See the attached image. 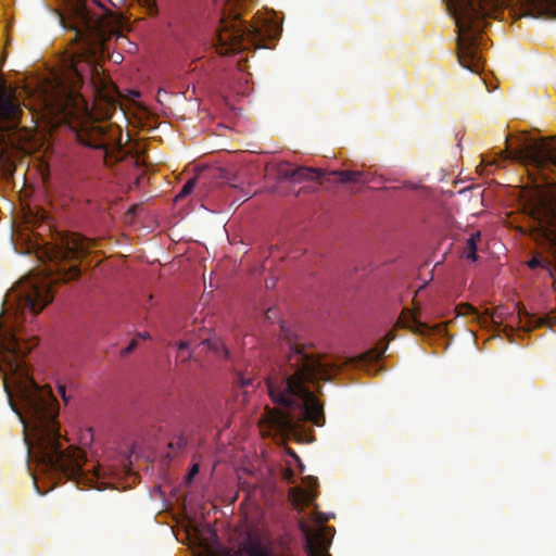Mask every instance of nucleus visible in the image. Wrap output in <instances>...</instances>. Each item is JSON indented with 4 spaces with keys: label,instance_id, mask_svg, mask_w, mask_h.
Masks as SVG:
<instances>
[{
    "label": "nucleus",
    "instance_id": "c85d7f7f",
    "mask_svg": "<svg viewBox=\"0 0 556 556\" xmlns=\"http://www.w3.org/2000/svg\"><path fill=\"white\" fill-rule=\"evenodd\" d=\"M59 393L61 394V396L63 397V400H64L65 402H67V401H68V397H67V395H66V390H65V387H64L63 384H60V386H59Z\"/></svg>",
    "mask_w": 556,
    "mask_h": 556
},
{
    "label": "nucleus",
    "instance_id": "423d86ee",
    "mask_svg": "<svg viewBox=\"0 0 556 556\" xmlns=\"http://www.w3.org/2000/svg\"><path fill=\"white\" fill-rule=\"evenodd\" d=\"M501 161H514L538 170L556 168V138L527 139L519 149L511 151L508 146L498 154V159L482 157L485 166L497 165Z\"/></svg>",
    "mask_w": 556,
    "mask_h": 556
},
{
    "label": "nucleus",
    "instance_id": "f3484780",
    "mask_svg": "<svg viewBox=\"0 0 556 556\" xmlns=\"http://www.w3.org/2000/svg\"><path fill=\"white\" fill-rule=\"evenodd\" d=\"M483 320L484 321L490 320L498 331H502L507 337V339L510 342H515V340L513 339L515 329L511 325H503L502 324V321H503L502 312L496 309L495 312H493L491 314L488 313L486 316L483 317Z\"/></svg>",
    "mask_w": 556,
    "mask_h": 556
},
{
    "label": "nucleus",
    "instance_id": "4c0bfd02",
    "mask_svg": "<svg viewBox=\"0 0 556 556\" xmlns=\"http://www.w3.org/2000/svg\"><path fill=\"white\" fill-rule=\"evenodd\" d=\"M118 59L122 60V54H118L117 56H115V62H118Z\"/></svg>",
    "mask_w": 556,
    "mask_h": 556
},
{
    "label": "nucleus",
    "instance_id": "20e7f679",
    "mask_svg": "<svg viewBox=\"0 0 556 556\" xmlns=\"http://www.w3.org/2000/svg\"><path fill=\"white\" fill-rule=\"evenodd\" d=\"M94 245L91 239L78 233H63L54 245L47 252L54 267L48 268L49 277L28 276L22 279L8 294V302L16 306V314L29 311L37 315L52 302L51 286L53 281L67 282L80 275L78 265L66 266L65 263L81 260L87 256Z\"/></svg>",
    "mask_w": 556,
    "mask_h": 556
},
{
    "label": "nucleus",
    "instance_id": "a19ab883",
    "mask_svg": "<svg viewBox=\"0 0 556 556\" xmlns=\"http://www.w3.org/2000/svg\"><path fill=\"white\" fill-rule=\"evenodd\" d=\"M153 10H155L154 4L150 8V11H151V12H152Z\"/></svg>",
    "mask_w": 556,
    "mask_h": 556
},
{
    "label": "nucleus",
    "instance_id": "ea45409f",
    "mask_svg": "<svg viewBox=\"0 0 556 556\" xmlns=\"http://www.w3.org/2000/svg\"><path fill=\"white\" fill-rule=\"evenodd\" d=\"M118 59L122 60V54H118L117 56H115V62H118Z\"/></svg>",
    "mask_w": 556,
    "mask_h": 556
},
{
    "label": "nucleus",
    "instance_id": "0eeeda50",
    "mask_svg": "<svg viewBox=\"0 0 556 556\" xmlns=\"http://www.w3.org/2000/svg\"><path fill=\"white\" fill-rule=\"evenodd\" d=\"M78 141L87 147L110 151H121L123 148L122 130L118 126L104 125L93 122L88 127L77 132Z\"/></svg>",
    "mask_w": 556,
    "mask_h": 556
},
{
    "label": "nucleus",
    "instance_id": "9b49d317",
    "mask_svg": "<svg viewBox=\"0 0 556 556\" xmlns=\"http://www.w3.org/2000/svg\"><path fill=\"white\" fill-rule=\"evenodd\" d=\"M280 175L295 182H300L303 180H319L320 178H325L326 180H330L326 178V170L313 167H304L299 166L295 168L287 167L280 169Z\"/></svg>",
    "mask_w": 556,
    "mask_h": 556
},
{
    "label": "nucleus",
    "instance_id": "bb28decb",
    "mask_svg": "<svg viewBox=\"0 0 556 556\" xmlns=\"http://www.w3.org/2000/svg\"><path fill=\"white\" fill-rule=\"evenodd\" d=\"M199 469H200L199 465H198V464H194V465L189 469V472H188V475H187V477H186L187 481H189V482H190V481H192V480H193V478L198 475Z\"/></svg>",
    "mask_w": 556,
    "mask_h": 556
},
{
    "label": "nucleus",
    "instance_id": "2eb2a0df",
    "mask_svg": "<svg viewBox=\"0 0 556 556\" xmlns=\"http://www.w3.org/2000/svg\"><path fill=\"white\" fill-rule=\"evenodd\" d=\"M518 321L520 329L525 332L531 331L532 329L543 327L547 323V318H536L530 315L525 308L520 309L517 316H513Z\"/></svg>",
    "mask_w": 556,
    "mask_h": 556
},
{
    "label": "nucleus",
    "instance_id": "a878e982",
    "mask_svg": "<svg viewBox=\"0 0 556 556\" xmlns=\"http://www.w3.org/2000/svg\"><path fill=\"white\" fill-rule=\"evenodd\" d=\"M168 446L170 448H184L186 446V440L184 438H178L175 442H170Z\"/></svg>",
    "mask_w": 556,
    "mask_h": 556
},
{
    "label": "nucleus",
    "instance_id": "dca6fc26",
    "mask_svg": "<svg viewBox=\"0 0 556 556\" xmlns=\"http://www.w3.org/2000/svg\"><path fill=\"white\" fill-rule=\"evenodd\" d=\"M290 498L293 502V505L296 507H302L304 505H311L313 501L316 498V493L309 486V489L302 488H292L290 490Z\"/></svg>",
    "mask_w": 556,
    "mask_h": 556
},
{
    "label": "nucleus",
    "instance_id": "6e6552de",
    "mask_svg": "<svg viewBox=\"0 0 556 556\" xmlns=\"http://www.w3.org/2000/svg\"><path fill=\"white\" fill-rule=\"evenodd\" d=\"M300 528L304 536L307 556H330L327 553L330 545L329 535L334 533V529L321 527L312 530L305 521L300 522Z\"/></svg>",
    "mask_w": 556,
    "mask_h": 556
},
{
    "label": "nucleus",
    "instance_id": "c9c22d12",
    "mask_svg": "<svg viewBox=\"0 0 556 556\" xmlns=\"http://www.w3.org/2000/svg\"><path fill=\"white\" fill-rule=\"evenodd\" d=\"M269 285H271V287H275V283H271V281H266V287H267V288H269V287H270Z\"/></svg>",
    "mask_w": 556,
    "mask_h": 556
},
{
    "label": "nucleus",
    "instance_id": "ddd939ff",
    "mask_svg": "<svg viewBox=\"0 0 556 556\" xmlns=\"http://www.w3.org/2000/svg\"><path fill=\"white\" fill-rule=\"evenodd\" d=\"M235 556H271L268 547L258 540L248 539Z\"/></svg>",
    "mask_w": 556,
    "mask_h": 556
},
{
    "label": "nucleus",
    "instance_id": "6ab92c4d",
    "mask_svg": "<svg viewBox=\"0 0 556 556\" xmlns=\"http://www.w3.org/2000/svg\"><path fill=\"white\" fill-rule=\"evenodd\" d=\"M258 382H256V379L252 377L251 375L237 371L233 376V384L241 389L245 394L250 392V390H253Z\"/></svg>",
    "mask_w": 556,
    "mask_h": 556
},
{
    "label": "nucleus",
    "instance_id": "b1692460",
    "mask_svg": "<svg viewBox=\"0 0 556 556\" xmlns=\"http://www.w3.org/2000/svg\"><path fill=\"white\" fill-rule=\"evenodd\" d=\"M138 346V340L137 338H134L129 344L122 350L121 354L122 356H127L128 354H130L132 351H135V349Z\"/></svg>",
    "mask_w": 556,
    "mask_h": 556
},
{
    "label": "nucleus",
    "instance_id": "7c9ffc66",
    "mask_svg": "<svg viewBox=\"0 0 556 556\" xmlns=\"http://www.w3.org/2000/svg\"><path fill=\"white\" fill-rule=\"evenodd\" d=\"M33 479H34V485H35V488H36V490H37L38 494L43 495V494L46 493V491H41V490L39 489V485H38V482H37V477H36L35 475H33Z\"/></svg>",
    "mask_w": 556,
    "mask_h": 556
},
{
    "label": "nucleus",
    "instance_id": "58836bf2",
    "mask_svg": "<svg viewBox=\"0 0 556 556\" xmlns=\"http://www.w3.org/2000/svg\"><path fill=\"white\" fill-rule=\"evenodd\" d=\"M118 59L122 60V54H118L117 56H115V62H118Z\"/></svg>",
    "mask_w": 556,
    "mask_h": 556
},
{
    "label": "nucleus",
    "instance_id": "473e14b6",
    "mask_svg": "<svg viewBox=\"0 0 556 556\" xmlns=\"http://www.w3.org/2000/svg\"><path fill=\"white\" fill-rule=\"evenodd\" d=\"M551 9L553 11L554 16L556 17V0H551Z\"/></svg>",
    "mask_w": 556,
    "mask_h": 556
},
{
    "label": "nucleus",
    "instance_id": "4468645a",
    "mask_svg": "<svg viewBox=\"0 0 556 556\" xmlns=\"http://www.w3.org/2000/svg\"><path fill=\"white\" fill-rule=\"evenodd\" d=\"M327 176H333L340 184H361L367 182V175L361 170H330Z\"/></svg>",
    "mask_w": 556,
    "mask_h": 556
},
{
    "label": "nucleus",
    "instance_id": "f8f14e48",
    "mask_svg": "<svg viewBox=\"0 0 556 556\" xmlns=\"http://www.w3.org/2000/svg\"><path fill=\"white\" fill-rule=\"evenodd\" d=\"M396 325L416 333H424L428 330V326L418 319L415 312H412L408 308H404L402 311Z\"/></svg>",
    "mask_w": 556,
    "mask_h": 556
},
{
    "label": "nucleus",
    "instance_id": "39448f33",
    "mask_svg": "<svg viewBox=\"0 0 556 556\" xmlns=\"http://www.w3.org/2000/svg\"><path fill=\"white\" fill-rule=\"evenodd\" d=\"M450 14L457 26V59L459 64L472 73L483 70L482 56L479 53L481 23L493 16L497 9V0H446Z\"/></svg>",
    "mask_w": 556,
    "mask_h": 556
},
{
    "label": "nucleus",
    "instance_id": "f257e3e1",
    "mask_svg": "<svg viewBox=\"0 0 556 556\" xmlns=\"http://www.w3.org/2000/svg\"><path fill=\"white\" fill-rule=\"evenodd\" d=\"M3 357L10 371V380L15 389L17 401H12L8 379L4 388L11 403L23 425L24 442L27 453L36 462L38 470L51 479L75 481L76 485L104 490L101 481L105 470L92 465L85 469L87 463L83 450L67 445V440L60 433L58 401L51 389L39 387L29 376L24 356L25 348L14 331L8 330L1 334Z\"/></svg>",
    "mask_w": 556,
    "mask_h": 556
},
{
    "label": "nucleus",
    "instance_id": "e433bc0d",
    "mask_svg": "<svg viewBox=\"0 0 556 556\" xmlns=\"http://www.w3.org/2000/svg\"><path fill=\"white\" fill-rule=\"evenodd\" d=\"M269 285H271V287H275V283H271V281H266V287H267V288H269V287H270Z\"/></svg>",
    "mask_w": 556,
    "mask_h": 556
},
{
    "label": "nucleus",
    "instance_id": "cd10ccee",
    "mask_svg": "<svg viewBox=\"0 0 556 556\" xmlns=\"http://www.w3.org/2000/svg\"><path fill=\"white\" fill-rule=\"evenodd\" d=\"M278 317V313H277V309L276 308H268L265 313V318L269 321H273L274 319H276Z\"/></svg>",
    "mask_w": 556,
    "mask_h": 556
},
{
    "label": "nucleus",
    "instance_id": "412c9836",
    "mask_svg": "<svg viewBox=\"0 0 556 556\" xmlns=\"http://www.w3.org/2000/svg\"><path fill=\"white\" fill-rule=\"evenodd\" d=\"M177 357L181 362H187L191 357V352H189V343L187 341L179 342Z\"/></svg>",
    "mask_w": 556,
    "mask_h": 556
},
{
    "label": "nucleus",
    "instance_id": "4be33fe9",
    "mask_svg": "<svg viewBox=\"0 0 556 556\" xmlns=\"http://www.w3.org/2000/svg\"><path fill=\"white\" fill-rule=\"evenodd\" d=\"M194 186H195V179H190L188 180L184 187L181 188V190L179 191L177 198H184L186 195H188L189 193L192 192V190L194 189Z\"/></svg>",
    "mask_w": 556,
    "mask_h": 556
},
{
    "label": "nucleus",
    "instance_id": "f03ea898",
    "mask_svg": "<svg viewBox=\"0 0 556 556\" xmlns=\"http://www.w3.org/2000/svg\"><path fill=\"white\" fill-rule=\"evenodd\" d=\"M280 336L288 352L277 371L267 378L266 387L273 402L283 409L274 412L270 417L273 426L281 432L293 430L301 421L324 426V407L309 386L319 380H331L344 366L364 367L379 362L389 342L394 339V334L389 332L375 348L341 362L308 352L306 345L283 321L280 324Z\"/></svg>",
    "mask_w": 556,
    "mask_h": 556
},
{
    "label": "nucleus",
    "instance_id": "393cba45",
    "mask_svg": "<svg viewBox=\"0 0 556 556\" xmlns=\"http://www.w3.org/2000/svg\"><path fill=\"white\" fill-rule=\"evenodd\" d=\"M201 344L214 351H218L219 346L222 345V343H219L218 341L210 339L203 340Z\"/></svg>",
    "mask_w": 556,
    "mask_h": 556
},
{
    "label": "nucleus",
    "instance_id": "2f4dec72",
    "mask_svg": "<svg viewBox=\"0 0 556 556\" xmlns=\"http://www.w3.org/2000/svg\"><path fill=\"white\" fill-rule=\"evenodd\" d=\"M135 338H137V339H138V338H140V339H150V333H149V332H147V331H144V332H138V333L136 334V337H135Z\"/></svg>",
    "mask_w": 556,
    "mask_h": 556
},
{
    "label": "nucleus",
    "instance_id": "c756f323",
    "mask_svg": "<svg viewBox=\"0 0 556 556\" xmlns=\"http://www.w3.org/2000/svg\"><path fill=\"white\" fill-rule=\"evenodd\" d=\"M292 478H293V471L291 469H287L285 472V479L288 480L289 482H292Z\"/></svg>",
    "mask_w": 556,
    "mask_h": 556
},
{
    "label": "nucleus",
    "instance_id": "72a5a7b5",
    "mask_svg": "<svg viewBox=\"0 0 556 556\" xmlns=\"http://www.w3.org/2000/svg\"><path fill=\"white\" fill-rule=\"evenodd\" d=\"M306 479H307V480H311V481H312V483H313L314 485L316 484V479H315V478L307 477Z\"/></svg>",
    "mask_w": 556,
    "mask_h": 556
},
{
    "label": "nucleus",
    "instance_id": "5701e85b",
    "mask_svg": "<svg viewBox=\"0 0 556 556\" xmlns=\"http://www.w3.org/2000/svg\"><path fill=\"white\" fill-rule=\"evenodd\" d=\"M458 314L459 315H475L478 318H480L479 313L477 309L471 306L470 304H463L458 307Z\"/></svg>",
    "mask_w": 556,
    "mask_h": 556
},
{
    "label": "nucleus",
    "instance_id": "7ed1b4c3",
    "mask_svg": "<svg viewBox=\"0 0 556 556\" xmlns=\"http://www.w3.org/2000/svg\"><path fill=\"white\" fill-rule=\"evenodd\" d=\"M67 2V13L61 15V23L64 28L74 30V40L80 47L73 52L62 74L55 77L47 100L51 112L64 121L89 113L88 101L80 92L87 78L97 98L114 103L115 86L103 75L97 59L104 53L112 38L116 41L125 39L102 5H98L100 13H96L88 8V0Z\"/></svg>",
    "mask_w": 556,
    "mask_h": 556
},
{
    "label": "nucleus",
    "instance_id": "f704fd0d",
    "mask_svg": "<svg viewBox=\"0 0 556 556\" xmlns=\"http://www.w3.org/2000/svg\"><path fill=\"white\" fill-rule=\"evenodd\" d=\"M269 285H271V287H275V283H271V281H266V287H267V288H269V287H270Z\"/></svg>",
    "mask_w": 556,
    "mask_h": 556
},
{
    "label": "nucleus",
    "instance_id": "a211bd4d",
    "mask_svg": "<svg viewBox=\"0 0 556 556\" xmlns=\"http://www.w3.org/2000/svg\"><path fill=\"white\" fill-rule=\"evenodd\" d=\"M527 264L531 269L539 267L545 269L552 278L556 276V264L551 258H543L540 254H535Z\"/></svg>",
    "mask_w": 556,
    "mask_h": 556
},
{
    "label": "nucleus",
    "instance_id": "9d476101",
    "mask_svg": "<svg viewBox=\"0 0 556 556\" xmlns=\"http://www.w3.org/2000/svg\"><path fill=\"white\" fill-rule=\"evenodd\" d=\"M22 114L20 104L8 90L5 81L0 79V122H16Z\"/></svg>",
    "mask_w": 556,
    "mask_h": 556
},
{
    "label": "nucleus",
    "instance_id": "1a4fd4ad",
    "mask_svg": "<svg viewBox=\"0 0 556 556\" xmlns=\"http://www.w3.org/2000/svg\"><path fill=\"white\" fill-rule=\"evenodd\" d=\"M535 214L542 236L552 248H556V207L543 204Z\"/></svg>",
    "mask_w": 556,
    "mask_h": 556
},
{
    "label": "nucleus",
    "instance_id": "aec40b11",
    "mask_svg": "<svg viewBox=\"0 0 556 556\" xmlns=\"http://www.w3.org/2000/svg\"><path fill=\"white\" fill-rule=\"evenodd\" d=\"M481 238L480 231H476L471 233V236L466 241V247L464 250V255L466 258L476 262L478 258L477 255V243Z\"/></svg>",
    "mask_w": 556,
    "mask_h": 556
}]
</instances>
